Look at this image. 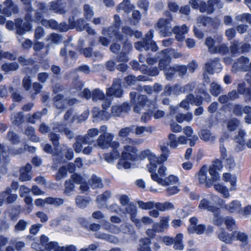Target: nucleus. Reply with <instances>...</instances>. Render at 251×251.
I'll list each match as a JSON object with an SVG mask.
<instances>
[{
    "label": "nucleus",
    "mask_w": 251,
    "mask_h": 251,
    "mask_svg": "<svg viewBox=\"0 0 251 251\" xmlns=\"http://www.w3.org/2000/svg\"><path fill=\"white\" fill-rule=\"evenodd\" d=\"M161 154L157 157L155 154L149 149L145 150L140 152L138 155L139 159L143 160L148 158L149 164L147 167L149 172H153L156 171L157 164H161L167 161L170 155V150L165 145L160 146Z\"/></svg>",
    "instance_id": "nucleus-1"
},
{
    "label": "nucleus",
    "mask_w": 251,
    "mask_h": 251,
    "mask_svg": "<svg viewBox=\"0 0 251 251\" xmlns=\"http://www.w3.org/2000/svg\"><path fill=\"white\" fill-rule=\"evenodd\" d=\"M128 145H125L121 153V158L117 164L118 169H127L131 167L132 163L135 160L137 149L133 145L137 142L128 139Z\"/></svg>",
    "instance_id": "nucleus-2"
},
{
    "label": "nucleus",
    "mask_w": 251,
    "mask_h": 251,
    "mask_svg": "<svg viewBox=\"0 0 251 251\" xmlns=\"http://www.w3.org/2000/svg\"><path fill=\"white\" fill-rule=\"evenodd\" d=\"M108 128L106 126L100 127L101 134L96 140L95 146L99 147L103 149H106L109 147L111 148H119L120 144L118 142L113 141L114 135L113 133L107 132Z\"/></svg>",
    "instance_id": "nucleus-3"
},
{
    "label": "nucleus",
    "mask_w": 251,
    "mask_h": 251,
    "mask_svg": "<svg viewBox=\"0 0 251 251\" xmlns=\"http://www.w3.org/2000/svg\"><path fill=\"white\" fill-rule=\"evenodd\" d=\"M198 179L200 183L204 184L206 187H210L216 181L219 180V174H214L213 170H210L208 167L203 166L200 170Z\"/></svg>",
    "instance_id": "nucleus-4"
},
{
    "label": "nucleus",
    "mask_w": 251,
    "mask_h": 251,
    "mask_svg": "<svg viewBox=\"0 0 251 251\" xmlns=\"http://www.w3.org/2000/svg\"><path fill=\"white\" fill-rule=\"evenodd\" d=\"M114 19L116 24L115 25L103 30L102 34L105 37H101L100 39V42L103 46H106L108 45L110 41L107 38H109L111 41H114L115 40L119 39V36H121V35H119L117 33L119 25H117L120 21V18L118 16L115 15Z\"/></svg>",
    "instance_id": "nucleus-5"
},
{
    "label": "nucleus",
    "mask_w": 251,
    "mask_h": 251,
    "mask_svg": "<svg viewBox=\"0 0 251 251\" xmlns=\"http://www.w3.org/2000/svg\"><path fill=\"white\" fill-rule=\"evenodd\" d=\"M190 2L194 8H199L201 12H206L208 14L214 11V5H217L219 8L223 6V3H220L218 0H209L207 4L205 3H202L200 0H191Z\"/></svg>",
    "instance_id": "nucleus-6"
},
{
    "label": "nucleus",
    "mask_w": 251,
    "mask_h": 251,
    "mask_svg": "<svg viewBox=\"0 0 251 251\" xmlns=\"http://www.w3.org/2000/svg\"><path fill=\"white\" fill-rule=\"evenodd\" d=\"M126 211L130 214L131 221L138 227L150 225L153 223V220L148 216L143 217L141 219H136L135 216L137 213V209L134 205H127L126 208Z\"/></svg>",
    "instance_id": "nucleus-7"
},
{
    "label": "nucleus",
    "mask_w": 251,
    "mask_h": 251,
    "mask_svg": "<svg viewBox=\"0 0 251 251\" xmlns=\"http://www.w3.org/2000/svg\"><path fill=\"white\" fill-rule=\"evenodd\" d=\"M26 22L22 23V22L20 20H18L14 24L12 22H7L6 24V28L10 30H13L15 26L17 28V32L20 34H23L25 32L30 30L32 26L29 23V22H31V17L29 14L27 15L25 17Z\"/></svg>",
    "instance_id": "nucleus-8"
},
{
    "label": "nucleus",
    "mask_w": 251,
    "mask_h": 251,
    "mask_svg": "<svg viewBox=\"0 0 251 251\" xmlns=\"http://www.w3.org/2000/svg\"><path fill=\"white\" fill-rule=\"evenodd\" d=\"M219 199H220L218 196L210 194L206 195L200 201L198 207L200 210L215 212L217 208L214 205L216 204L219 205V202H220Z\"/></svg>",
    "instance_id": "nucleus-9"
},
{
    "label": "nucleus",
    "mask_w": 251,
    "mask_h": 251,
    "mask_svg": "<svg viewBox=\"0 0 251 251\" xmlns=\"http://www.w3.org/2000/svg\"><path fill=\"white\" fill-rule=\"evenodd\" d=\"M153 37V31L150 30L147 34L146 38H145L143 42H138L135 45V48L139 50L142 51L143 50H151L152 51H155L157 50L158 47L154 42H151L149 43V41Z\"/></svg>",
    "instance_id": "nucleus-10"
},
{
    "label": "nucleus",
    "mask_w": 251,
    "mask_h": 251,
    "mask_svg": "<svg viewBox=\"0 0 251 251\" xmlns=\"http://www.w3.org/2000/svg\"><path fill=\"white\" fill-rule=\"evenodd\" d=\"M222 40L220 36L218 38V41H214L211 38H208L205 41V45L208 47L210 52L213 53H224L227 51V47L224 44L221 45L219 46L220 42Z\"/></svg>",
    "instance_id": "nucleus-11"
},
{
    "label": "nucleus",
    "mask_w": 251,
    "mask_h": 251,
    "mask_svg": "<svg viewBox=\"0 0 251 251\" xmlns=\"http://www.w3.org/2000/svg\"><path fill=\"white\" fill-rule=\"evenodd\" d=\"M161 59L159 62V67L161 69H164L165 66H167L171 58H179L181 54L176 51L173 49H166L160 53Z\"/></svg>",
    "instance_id": "nucleus-12"
},
{
    "label": "nucleus",
    "mask_w": 251,
    "mask_h": 251,
    "mask_svg": "<svg viewBox=\"0 0 251 251\" xmlns=\"http://www.w3.org/2000/svg\"><path fill=\"white\" fill-rule=\"evenodd\" d=\"M219 201L220 202H219V205L230 213L240 214L241 212L242 205L241 202L238 200L232 201L227 204H226L222 199H219Z\"/></svg>",
    "instance_id": "nucleus-13"
},
{
    "label": "nucleus",
    "mask_w": 251,
    "mask_h": 251,
    "mask_svg": "<svg viewBox=\"0 0 251 251\" xmlns=\"http://www.w3.org/2000/svg\"><path fill=\"white\" fill-rule=\"evenodd\" d=\"M111 105V101L107 99L104 100L102 103L103 110L100 111L98 108H95L92 110L93 117L100 120H107L111 116V114L105 110Z\"/></svg>",
    "instance_id": "nucleus-14"
},
{
    "label": "nucleus",
    "mask_w": 251,
    "mask_h": 251,
    "mask_svg": "<svg viewBox=\"0 0 251 251\" xmlns=\"http://www.w3.org/2000/svg\"><path fill=\"white\" fill-rule=\"evenodd\" d=\"M83 178L77 174H74L71 176V179L66 181L65 183V193L68 195H71L75 188L74 183H81Z\"/></svg>",
    "instance_id": "nucleus-15"
},
{
    "label": "nucleus",
    "mask_w": 251,
    "mask_h": 251,
    "mask_svg": "<svg viewBox=\"0 0 251 251\" xmlns=\"http://www.w3.org/2000/svg\"><path fill=\"white\" fill-rule=\"evenodd\" d=\"M171 19H160L157 24V27L159 29L160 34L163 36H170L173 28L170 25Z\"/></svg>",
    "instance_id": "nucleus-16"
},
{
    "label": "nucleus",
    "mask_w": 251,
    "mask_h": 251,
    "mask_svg": "<svg viewBox=\"0 0 251 251\" xmlns=\"http://www.w3.org/2000/svg\"><path fill=\"white\" fill-rule=\"evenodd\" d=\"M189 221L190 224L188 228V231L190 233H196L198 234H201L204 233L206 230L205 226L203 225L197 226L198 220L196 218H192Z\"/></svg>",
    "instance_id": "nucleus-17"
},
{
    "label": "nucleus",
    "mask_w": 251,
    "mask_h": 251,
    "mask_svg": "<svg viewBox=\"0 0 251 251\" xmlns=\"http://www.w3.org/2000/svg\"><path fill=\"white\" fill-rule=\"evenodd\" d=\"M152 180L160 185L167 186L176 183L179 179L177 176L172 175L164 178H159L157 176L154 175L152 176Z\"/></svg>",
    "instance_id": "nucleus-18"
},
{
    "label": "nucleus",
    "mask_w": 251,
    "mask_h": 251,
    "mask_svg": "<svg viewBox=\"0 0 251 251\" xmlns=\"http://www.w3.org/2000/svg\"><path fill=\"white\" fill-rule=\"evenodd\" d=\"M106 93L107 96L109 97L112 96L116 97H121L123 92L121 89V80L120 79L114 80L112 86L107 89Z\"/></svg>",
    "instance_id": "nucleus-19"
},
{
    "label": "nucleus",
    "mask_w": 251,
    "mask_h": 251,
    "mask_svg": "<svg viewBox=\"0 0 251 251\" xmlns=\"http://www.w3.org/2000/svg\"><path fill=\"white\" fill-rule=\"evenodd\" d=\"M217 235L218 239L220 241L227 244H231L234 241L233 232L232 233H229L224 228H220L217 232Z\"/></svg>",
    "instance_id": "nucleus-20"
},
{
    "label": "nucleus",
    "mask_w": 251,
    "mask_h": 251,
    "mask_svg": "<svg viewBox=\"0 0 251 251\" xmlns=\"http://www.w3.org/2000/svg\"><path fill=\"white\" fill-rule=\"evenodd\" d=\"M191 89V86L189 85L181 87L179 85L175 86L174 87L167 86L165 87L164 90V93L165 95H168L171 94L172 92L175 94H179L181 93H184L186 91H188Z\"/></svg>",
    "instance_id": "nucleus-21"
},
{
    "label": "nucleus",
    "mask_w": 251,
    "mask_h": 251,
    "mask_svg": "<svg viewBox=\"0 0 251 251\" xmlns=\"http://www.w3.org/2000/svg\"><path fill=\"white\" fill-rule=\"evenodd\" d=\"M63 202V200L59 198H48L45 199V200H43L41 199H38L35 200V203L37 206H43L44 205L45 203H49L51 204H53L56 206L62 204Z\"/></svg>",
    "instance_id": "nucleus-22"
},
{
    "label": "nucleus",
    "mask_w": 251,
    "mask_h": 251,
    "mask_svg": "<svg viewBox=\"0 0 251 251\" xmlns=\"http://www.w3.org/2000/svg\"><path fill=\"white\" fill-rule=\"evenodd\" d=\"M139 102L135 105L134 110L137 113H140V111L144 109L148 110L151 107V102L146 99L145 96L142 95L138 98Z\"/></svg>",
    "instance_id": "nucleus-23"
},
{
    "label": "nucleus",
    "mask_w": 251,
    "mask_h": 251,
    "mask_svg": "<svg viewBox=\"0 0 251 251\" xmlns=\"http://www.w3.org/2000/svg\"><path fill=\"white\" fill-rule=\"evenodd\" d=\"M221 68V64L216 60L206 63L204 67V70L209 74H213L215 72L218 73L220 72Z\"/></svg>",
    "instance_id": "nucleus-24"
},
{
    "label": "nucleus",
    "mask_w": 251,
    "mask_h": 251,
    "mask_svg": "<svg viewBox=\"0 0 251 251\" xmlns=\"http://www.w3.org/2000/svg\"><path fill=\"white\" fill-rule=\"evenodd\" d=\"M188 30V27L184 25L181 26H176L173 29L176 34V38L178 41H182L184 40V35L187 33Z\"/></svg>",
    "instance_id": "nucleus-25"
},
{
    "label": "nucleus",
    "mask_w": 251,
    "mask_h": 251,
    "mask_svg": "<svg viewBox=\"0 0 251 251\" xmlns=\"http://www.w3.org/2000/svg\"><path fill=\"white\" fill-rule=\"evenodd\" d=\"M49 251H76L75 247L70 245L65 247H60L56 242H50L48 245Z\"/></svg>",
    "instance_id": "nucleus-26"
},
{
    "label": "nucleus",
    "mask_w": 251,
    "mask_h": 251,
    "mask_svg": "<svg viewBox=\"0 0 251 251\" xmlns=\"http://www.w3.org/2000/svg\"><path fill=\"white\" fill-rule=\"evenodd\" d=\"M130 106L126 103L121 105H113L111 108V114L114 116H119L122 113L130 110Z\"/></svg>",
    "instance_id": "nucleus-27"
},
{
    "label": "nucleus",
    "mask_w": 251,
    "mask_h": 251,
    "mask_svg": "<svg viewBox=\"0 0 251 251\" xmlns=\"http://www.w3.org/2000/svg\"><path fill=\"white\" fill-rule=\"evenodd\" d=\"M71 27H75L79 31H82L86 29L87 32L90 34H94V30L90 27L88 24H85L84 20L81 19L77 21V25H74L71 23Z\"/></svg>",
    "instance_id": "nucleus-28"
},
{
    "label": "nucleus",
    "mask_w": 251,
    "mask_h": 251,
    "mask_svg": "<svg viewBox=\"0 0 251 251\" xmlns=\"http://www.w3.org/2000/svg\"><path fill=\"white\" fill-rule=\"evenodd\" d=\"M40 13L39 12L36 13V18L35 20L36 22H39L40 21L42 25L51 28L53 29H57L58 27V24L57 22L53 20L47 21L46 20H41Z\"/></svg>",
    "instance_id": "nucleus-29"
},
{
    "label": "nucleus",
    "mask_w": 251,
    "mask_h": 251,
    "mask_svg": "<svg viewBox=\"0 0 251 251\" xmlns=\"http://www.w3.org/2000/svg\"><path fill=\"white\" fill-rule=\"evenodd\" d=\"M124 35L119 36L118 40H121L124 42H126L127 39V36H132L134 35L136 38H139L141 36L142 33L139 31H133L130 29L128 27H124L122 29Z\"/></svg>",
    "instance_id": "nucleus-30"
},
{
    "label": "nucleus",
    "mask_w": 251,
    "mask_h": 251,
    "mask_svg": "<svg viewBox=\"0 0 251 251\" xmlns=\"http://www.w3.org/2000/svg\"><path fill=\"white\" fill-rule=\"evenodd\" d=\"M100 130L98 128H91L88 130L87 133L83 137V140L86 144H91L94 142L93 138L97 136Z\"/></svg>",
    "instance_id": "nucleus-31"
},
{
    "label": "nucleus",
    "mask_w": 251,
    "mask_h": 251,
    "mask_svg": "<svg viewBox=\"0 0 251 251\" xmlns=\"http://www.w3.org/2000/svg\"><path fill=\"white\" fill-rule=\"evenodd\" d=\"M183 132L186 135V137L189 141V145L193 147L195 145L196 141L198 140V137L197 135H193V130L191 126H186L183 128Z\"/></svg>",
    "instance_id": "nucleus-32"
},
{
    "label": "nucleus",
    "mask_w": 251,
    "mask_h": 251,
    "mask_svg": "<svg viewBox=\"0 0 251 251\" xmlns=\"http://www.w3.org/2000/svg\"><path fill=\"white\" fill-rule=\"evenodd\" d=\"M31 169V166L30 164H26L24 167L20 170V179L22 181H28L31 178L30 172Z\"/></svg>",
    "instance_id": "nucleus-33"
},
{
    "label": "nucleus",
    "mask_w": 251,
    "mask_h": 251,
    "mask_svg": "<svg viewBox=\"0 0 251 251\" xmlns=\"http://www.w3.org/2000/svg\"><path fill=\"white\" fill-rule=\"evenodd\" d=\"M249 66V60L248 58L242 57L239 59L237 63L234 64L233 68L247 71Z\"/></svg>",
    "instance_id": "nucleus-34"
},
{
    "label": "nucleus",
    "mask_w": 251,
    "mask_h": 251,
    "mask_svg": "<svg viewBox=\"0 0 251 251\" xmlns=\"http://www.w3.org/2000/svg\"><path fill=\"white\" fill-rule=\"evenodd\" d=\"M118 148H112V151L110 152L105 154L104 159L106 162L109 163H112L120 157V154L119 151L117 150Z\"/></svg>",
    "instance_id": "nucleus-35"
},
{
    "label": "nucleus",
    "mask_w": 251,
    "mask_h": 251,
    "mask_svg": "<svg viewBox=\"0 0 251 251\" xmlns=\"http://www.w3.org/2000/svg\"><path fill=\"white\" fill-rule=\"evenodd\" d=\"M5 7L3 9V11L6 15L9 16L12 13H16L17 12L18 8L16 5H14L11 0H6L4 3Z\"/></svg>",
    "instance_id": "nucleus-36"
},
{
    "label": "nucleus",
    "mask_w": 251,
    "mask_h": 251,
    "mask_svg": "<svg viewBox=\"0 0 251 251\" xmlns=\"http://www.w3.org/2000/svg\"><path fill=\"white\" fill-rule=\"evenodd\" d=\"M223 180L226 182H229L230 183V187L229 190L230 191H234L236 190V177L235 176H232L228 173H224L223 176Z\"/></svg>",
    "instance_id": "nucleus-37"
},
{
    "label": "nucleus",
    "mask_w": 251,
    "mask_h": 251,
    "mask_svg": "<svg viewBox=\"0 0 251 251\" xmlns=\"http://www.w3.org/2000/svg\"><path fill=\"white\" fill-rule=\"evenodd\" d=\"M233 236L234 240L239 241L244 245H246L248 242V236L247 234L243 232L240 231H233Z\"/></svg>",
    "instance_id": "nucleus-38"
},
{
    "label": "nucleus",
    "mask_w": 251,
    "mask_h": 251,
    "mask_svg": "<svg viewBox=\"0 0 251 251\" xmlns=\"http://www.w3.org/2000/svg\"><path fill=\"white\" fill-rule=\"evenodd\" d=\"M214 186L215 190L220 193L224 198H229L230 194L226 187L220 183L215 184Z\"/></svg>",
    "instance_id": "nucleus-39"
},
{
    "label": "nucleus",
    "mask_w": 251,
    "mask_h": 251,
    "mask_svg": "<svg viewBox=\"0 0 251 251\" xmlns=\"http://www.w3.org/2000/svg\"><path fill=\"white\" fill-rule=\"evenodd\" d=\"M183 234L181 233L177 234L176 237L174 238L173 244L174 248L175 250H183L184 249V245L182 243Z\"/></svg>",
    "instance_id": "nucleus-40"
},
{
    "label": "nucleus",
    "mask_w": 251,
    "mask_h": 251,
    "mask_svg": "<svg viewBox=\"0 0 251 251\" xmlns=\"http://www.w3.org/2000/svg\"><path fill=\"white\" fill-rule=\"evenodd\" d=\"M201 139L205 142L212 143L215 140V137L212 133L208 130H202L200 135Z\"/></svg>",
    "instance_id": "nucleus-41"
},
{
    "label": "nucleus",
    "mask_w": 251,
    "mask_h": 251,
    "mask_svg": "<svg viewBox=\"0 0 251 251\" xmlns=\"http://www.w3.org/2000/svg\"><path fill=\"white\" fill-rule=\"evenodd\" d=\"M155 208L158 210L164 211L174 209L175 207L174 204L170 202H155Z\"/></svg>",
    "instance_id": "nucleus-42"
},
{
    "label": "nucleus",
    "mask_w": 251,
    "mask_h": 251,
    "mask_svg": "<svg viewBox=\"0 0 251 251\" xmlns=\"http://www.w3.org/2000/svg\"><path fill=\"white\" fill-rule=\"evenodd\" d=\"M193 115L191 113H187L186 114L179 113L176 116V119L177 122L182 123L185 121L190 122L192 121Z\"/></svg>",
    "instance_id": "nucleus-43"
},
{
    "label": "nucleus",
    "mask_w": 251,
    "mask_h": 251,
    "mask_svg": "<svg viewBox=\"0 0 251 251\" xmlns=\"http://www.w3.org/2000/svg\"><path fill=\"white\" fill-rule=\"evenodd\" d=\"M170 221L169 216H165L161 217L158 224V229H156L158 231H162L165 229L168 228L169 226V222Z\"/></svg>",
    "instance_id": "nucleus-44"
},
{
    "label": "nucleus",
    "mask_w": 251,
    "mask_h": 251,
    "mask_svg": "<svg viewBox=\"0 0 251 251\" xmlns=\"http://www.w3.org/2000/svg\"><path fill=\"white\" fill-rule=\"evenodd\" d=\"M246 135V133L244 130H240L239 131L238 135L235 138V142L239 144V146L238 147L239 150H242L245 147V139L244 136Z\"/></svg>",
    "instance_id": "nucleus-45"
},
{
    "label": "nucleus",
    "mask_w": 251,
    "mask_h": 251,
    "mask_svg": "<svg viewBox=\"0 0 251 251\" xmlns=\"http://www.w3.org/2000/svg\"><path fill=\"white\" fill-rule=\"evenodd\" d=\"M60 39V37L56 34H51L48 36L46 38V41L48 42L47 45V48H50L53 44H57L59 43Z\"/></svg>",
    "instance_id": "nucleus-46"
},
{
    "label": "nucleus",
    "mask_w": 251,
    "mask_h": 251,
    "mask_svg": "<svg viewBox=\"0 0 251 251\" xmlns=\"http://www.w3.org/2000/svg\"><path fill=\"white\" fill-rule=\"evenodd\" d=\"M248 82L250 83L251 90H245L244 84H240L238 86V91L241 94H244L247 99L251 100V80L250 81L249 78H247Z\"/></svg>",
    "instance_id": "nucleus-47"
},
{
    "label": "nucleus",
    "mask_w": 251,
    "mask_h": 251,
    "mask_svg": "<svg viewBox=\"0 0 251 251\" xmlns=\"http://www.w3.org/2000/svg\"><path fill=\"white\" fill-rule=\"evenodd\" d=\"M19 67L18 64L16 62H12L4 64L1 67L3 71L6 73H9L12 71H16Z\"/></svg>",
    "instance_id": "nucleus-48"
},
{
    "label": "nucleus",
    "mask_w": 251,
    "mask_h": 251,
    "mask_svg": "<svg viewBox=\"0 0 251 251\" xmlns=\"http://www.w3.org/2000/svg\"><path fill=\"white\" fill-rule=\"evenodd\" d=\"M167 170V169L166 166L163 165L159 166L157 170V173H156V171H153V172H150L151 173V179H152V176L154 175L157 176L159 178H163L166 175Z\"/></svg>",
    "instance_id": "nucleus-49"
},
{
    "label": "nucleus",
    "mask_w": 251,
    "mask_h": 251,
    "mask_svg": "<svg viewBox=\"0 0 251 251\" xmlns=\"http://www.w3.org/2000/svg\"><path fill=\"white\" fill-rule=\"evenodd\" d=\"M89 199L78 196L75 199V203L80 208H84L88 204Z\"/></svg>",
    "instance_id": "nucleus-50"
},
{
    "label": "nucleus",
    "mask_w": 251,
    "mask_h": 251,
    "mask_svg": "<svg viewBox=\"0 0 251 251\" xmlns=\"http://www.w3.org/2000/svg\"><path fill=\"white\" fill-rule=\"evenodd\" d=\"M133 6L130 3L129 0H124L119 6L118 10H123L126 12H128L131 10Z\"/></svg>",
    "instance_id": "nucleus-51"
},
{
    "label": "nucleus",
    "mask_w": 251,
    "mask_h": 251,
    "mask_svg": "<svg viewBox=\"0 0 251 251\" xmlns=\"http://www.w3.org/2000/svg\"><path fill=\"white\" fill-rule=\"evenodd\" d=\"M176 135L173 133H170L168 136L167 145L171 149L177 148Z\"/></svg>",
    "instance_id": "nucleus-52"
},
{
    "label": "nucleus",
    "mask_w": 251,
    "mask_h": 251,
    "mask_svg": "<svg viewBox=\"0 0 251 251\" xmlns=\"http://www.w3.org/2000/svg\"><path fill=\"white\" fill-rule=\"evenodd\" d=\"M137 203L139 207L142 209L148 210L155 208V203L153 201L145 202L143 201H139Z\"/></svg>",
    "instance_id": "nucleus-53"
},
{
    "label": "nucleus",
    "mask_w": 251,
    "mask_h": 251,
    "mask_svg": "<svg viewBox=\"0 0 251 251\" xmlns=\"http://www.w3.org/2000/svg\"><path fill=\"white\" fill-rule=\"evenodd\" d=\"M150 243V240L148 238L141 240L139 251H150L149 247Z\"/></svg>",
    "instance_id": "nucleus-54"
},
{
    "label": "nucleus",
    "mask_w": 251,
    "mask_h": 251,
    "mask_svg": "<svg viewBox=\"0 0 251 251\" xmlns=\"http://www.w3.org/2000/svg\"><path fill=\"white\" fill-rule=\"evenodd\" d=\"M219 209L217 208L214 213V216L213 219V223L217 226H221L225 222V218H223L221 216L218 215Z\"/></svg>",
    "instance_id": "nucleus-55"
},
{
    "label": "nucleus",
    "mask_w": 251,
    "mask_h": 251,
    "mask_svg": "<svg viewBox=\"0 0 251 251\" xmlns=\"http://www.w3.org/2000/svg\"><path fill=\"white\" fill-rule=\"evenodd\" d=\"M69 23L70 24V25H66L65 23H61L60 25H58L57 30H58L60 31H66L70 28H74V27H71V23L74 25H77V22H74V21L73 20V18H72V19H69Z\"/></svg>",
    "instance_id": "nucleus-56"
},
{
    "label": "nucleus",
    "mask_w": 251,
    "mask_h": 251,
    "mask_svg": "<svg viewBox=\"0 0 251 251\" xmlns=\"http://www.w3.org/2000/svg\"><path fill=\"white\" fill-rule=\"evenodd\" d=\"M111 197V193L108 191L98 196L97 201L99 203L103 205L106 201Z\"/></svg>",
    "instance_id": "nucleus-57"
},
{
    "label": "nucleus",
    "mask_w": 251,
    "mask_h": 251,
    "mask_svg": "<svg viewBox=\"0 0 251 251\" xmlns=\"http://www.w3.org/2000/svg\"><path fill=\"white\" fill-rule=\"evenodd\" d=\"M50 10H52L53 12L62 14L64 12L63 9V6L59 3L52 2L50 5Z\"/></svg>",
    "instance_id": "nucleus-58"
},
{
    "label": "nucleus",
    "mask_w": 251,
    "mask_h": 251,
    "mask_svg": "<svg viewBox=\"0 0 251 251\" xmlns=\"http://www.w3.org/2000/svg\"><path fill=\"white\" fill-rule=\"evenodd\" d=\"M135 133L136 135H139L144 134L145 132H150L151 131L150 127L147 126H135L134 128Z\"/></svg>",
    "instance_id": "nucleus-59"
},
{
    "label": "nucleus",
    "mask_w": 251,
    "mask_h": 251,
    "mask_svg": "<svg viewBox=\"0 0 251 251\" xmlns=\"http://www.w3.org/2000/svg\"><path fill=\"white\" fill-rule=\"evenodd\" d=\"M84 16L87 20H90L94 15L92 8L89 5L84 6Z\"/></svg>",
    "instance_id": "nucleus-60"
},
{
    "label": "nucleus",
    "mask_w": 251,
    "mask_h": 251,
    "mask_svg": "<svg viewBox=\"0 0 251 251\" xmlns=\"http://www.w3.org/2000/svg\"><path fill=\"white\" fill-rule=\"evenodd\" d=\"M134 126H131L121 129L119 132V135L121 137H125L128 135L129 133L134 130Z\"/></svg>",
    "instance_id": "nucleus-61"
},
{
    "label": "nucleus",
    "mask_w": 251,
    "mask_h": 251,
    "mask_svg": "<svg viewBox=\"0 0 251 251\" xmlns=\"http://www.w3.org/2000/svg\"><path fill=\"white\" fill-rule=\"evenodd\" d=\"M90 183L93 188H100L102 184L100 179L96 176H93L90 180Z\"/></svg>",
    "instance_id": "nucleus-62"
},
{
    "label": "nucleus",
    "mask_w": 251,
    "mask_h": 251,
    "mask_svg": "<svg viewBox=\"0 0 251 251\" xmlns=\"http://www.w3.org/2000/svg\"><path fill=\"white\" fill-rule=\"evenodd\" d=\"M239 125V122L235 119L229 120L227 123V127L229 131H233L237 128Z\"/></svg>",
    "instance_id": "nucleus-63"
},
{
    "label": "nucleus",
    "mask_w": 251,
    "mask_h": 251,
    "mask_svg": "<svg viewBox=\"0 0 251 251\" xmlns=\"http://www.w3.org/2000/svg\"><path fill=\"white\" fill-rule=\"evenodd\" d=\"M104 98L103 93L99 89L95 90L92 93V99L94 101L101 100Z\"/></svg>",
    "instance_id": "nucleus-64"
}]
</instances>
